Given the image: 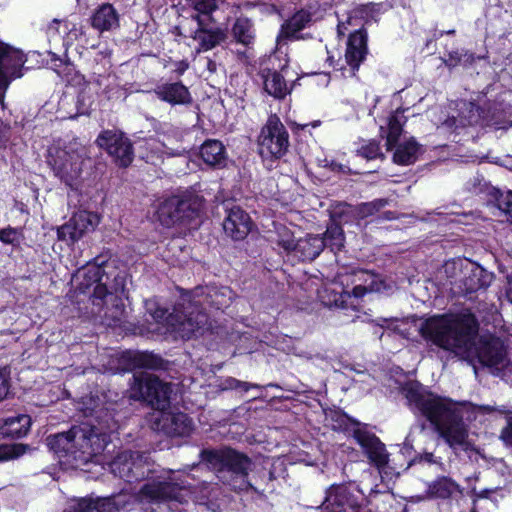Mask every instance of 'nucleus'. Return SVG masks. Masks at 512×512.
<instances>
[{"instance_id":"1","label":"nucleus","mask_w":512,"mask_h":512,"mask_svg":"<svg viewBox=\"0 0 512 512\" xmlns=\"http://www.w3.org/2000/svg\"><path fill=\"white\" fill-rule=\"evenodd\" d=\"M478 330V321L470 312L433 316L419 328L424 339L474 366L478 363L502 377L512 373L507 341L493 334L479 336Z\"/></svg>"},{"instance_id":"2","label":"nucleus","mask_w":512,"mask_h":512,"mask_svg":"<svg viewBox=\"0 0 512 512\" xmlns=\"http://www.w3.org/2000/svg\"><path fill=\"white\" fill-rule=\"evenodd\" d=\"M402 391L409 406L424 416L452 449L466 445L468 431L459 404L429 393L414 382L406 383Z\"/></svg>"},{"instance_id":"3","label":"nucleus","mask_w":512,"mask_h":512,"mask_svg":"<svg viewBox=\"0 0 512 512\" xmlns=\"http://www.w3.org/2000/svg\"><path fill=\"white\" fill-rule=\"evenodd\" d=\"M233 293L228 287L207 286L196 288L193 299L179 302L166 318L168 329L182 339H190L207 322V315L201 306L216 309L228 307Z\"/></svg>"},{"instance_id":"4","label":"nucleus","mask_w":512,"mask_h":512,"mask_svg":"<svg viewBox=\"0 0 512 512\" xmlns=\"http://www.w3.org/2000/svg\"><path fill=\"white\" fill-rule=\"evenodd\" d=\"M110 436L107 427L102 423H94L87 419L68 431L47 437V445L60 457L74 461L76 465L86 464L101 454Z\"/></svg>"},{"instance_id":"5","label":"nucleus","mask_w":512,"mask_h":512,"mask_svg":"<svg viewBox=\"0 0 512 512\" xmlns=\"http://www.w3.org/2000/svg\"><path fill=\"white\" fill-rule=\"evenodd\" d=\"M48 164L67 186L74 187L90 164L88 148L76 140L63 147L52 146L48 150Z\"/></svg>"},{"instance_id":"6","label":"nucleus","mask_w":512,"mask_h":512,"mask_svg":"<svg viewBox=\"0 0 512 512\" xmlns=\"http://www.w3.org/2000/svg\"><path fill=\"white\" fill-rule=\"evenodd\" d=\"M188 490L185 482L173 470H163L151 478L134 494L139 504H162L175 501L186 502Z\"/></svg>"},{"instance_id":"7","label":"nucleus","mask_w":512,"mask_h":512,"mask_svg":"<svg viewBox=\"0 0 512 512\" xmlns=\"http://www.w3.org/2000/svg\"><path fill=\"white\" fill-rule=\"evenodd\" d=\"M195 13L191 19L196 22L197 29L192 35L201 49L208 51L226 39V33L223 29L216 27L211 13L217 9L218 4L224 0H191Z\"/></svg>"},{"instance_id":"8","label":"nucleus","mask_w":512,"mask_h":512,"mask_svg":"<svg viewBox=\"0 0 512 512\" xmlns=\"http://www.w3.org/2000/svg\"><path fill=\"white\" fill-rule=\"evenodd\" d=\"M171 392V385L153 374L142 371L133 375L130 397L143 400L157 410L169 407Z\"/></svg>"},{"instance_id":"9","label":"nucleus","mask_w":512,"mask_h":512,"mask_svg":"<svg viewBox=\"0 0 512 512\" xmlns=\"http://www.w3.org/2000/svg\"><path fill=\"white\" fill-rule=\"evenodd\" d=\"M406 123L404 110L397 109L394 114L389 117L386 131V148L392 150L395 148L393 161L400 165L413 164L418 157L419 145L413 139L399 143V138Z\"/></svg>"},{"instance_id":"10","label":"nucleus","mask_w":512,"mask_h":512,"mask_svg":"<svg viewBox=\"0 0 512 512\" xmlns=\"http://www.w3.org/2000/svg\"><path fill=\"white\" fill-rule=\"evenodd\" d=\"M259 153L264 158H280L288 150L289 134L276 115L269 116L259 136Z\"/></svg>"},{"instance_id":"11","label":"nucleus","mask_w":512,"mask_h":512,"mask_svg":"<svg viewBox=\"0 0 512 512\" xmlns=\"http://www.w3.org/2000/svg\"><path fill=\"white\" fill-rule=\"evenodd\" d=\"M199 209L200 203L196 200L171 197L160 204L158 220L165 227L188 223L198 216Z\"/></svg>"},{"instance_id":"12","label":"nucleus","mask_w":512,"mask_h":512,"mask_svg":"<svg viewBox=\"0 0 512 512\" xmlns=\"http://www.w3.org/2000/svg\"><path fill=\"white\" fill-rule=\"evenodd\" d=\"M200 456L213 469L228 470L236 475L247 476L252 468L251 459L231 448L221 450H202Z\"/></svg>"},{"instance_id":"13","label":"nucleus","mask_w":512,"mask_h":512,"mask_svg":"<svg viewBox=\"0 0 512 512\" xmlns=\"http://www.w3.org/2000/svg\"><path fill=\"white\" fill-rule=\"evenodd\" d=\"M147 460L148 456L144 453L123 451L113 459L110 469L115 476L131 483L148 475Z\"/></svg>"},{"instance_id":"14","label":"nucleus","mask_w":512,"mask_h":512,"mask_svg":"<svg viewBox=\"0 0 512 512\" xmlns=\"http://www.w3.org/2000/svg\"><path fill=\"white\" fill-rule=\"evenodd\" d=\"M97 142L105 148L120 167H128L134 159L132 143L122 132L106 130L102 132Z\"/></svg>"},{"instance_id":"15","label":"nucleus","mask_w":512,"mask_h":512,"mask_svg":"<svg viewBox=\"0 0 512 512\" xmlns=\"http://www.w3.org/2000/svg\"><path fill=\"white\" fill-rule=\"evenodd\" d=\"M25 62L22 51L0 43V89H8L13 80L23 76Z\"/></svg>"},{"instance_id":"16","label":"nucleus","mask_w":512,"mask_h":512,"mask_svg":"<svg viewBox=\"0 0 512 512\" xmlns=\"http://www.w3.org/2000/svg\"><path fill=\"white\" fill-rule=\"evenodd\" d=\"M99 223V217L87 211L75 213L70 220L57 229V236L60 241L74 244L81 239L85 233L94 230Z\"/></svg>"},{"instance_id":"17","label":"nucleus","mask_w":512,"mask_h":512,"mask_svg":"<svg viewBox=\"0 0 512 512\" xmlns=\"http://www.w3.org/2000/svg\"><path fill=\"white\" fill-rule=\"evenodd\" d=\"M125 495L105 498L85 497L72 501L62 512H119L126 505Z\"/></svg>"},{"instance_id":"18","label":"nucleus","mask_w":512,"mask_h":512,"mask_svg":"<svg viewBox=\"0 0 512 512\" xmlns=\"http://www.w3.org/2000/svg\"><path fill=\"white\" fill-rule=\"evenodd\" d=\"M78 289L83 293H90L94 305L102 306L104 298L109 294L106 283L103 282L104 270L99 264L87 266L82 275Z\"/></svg>"},{"instance_id":"19","label":"nucleus","mask_w":512,"mask_h":512,"mask_svg":"<svg viewBox=\"0 0 512 512\" xmlns=\"http://www.w3.org/2000/svg\"><path fill=\"white\" fill-rule=\"evenodd\" d=\"M154 425L157 430L169 436H187L193 429L192 420L182 412L166 413L162 411Z\"/></svg>"},{"instance_id":"20","label":"nucleus","mask_w":512,"mask_h":512,"mask_svg":"<svg viewBox=\"0 0 512 512\" xmlns=\"http://www.w3.org/2000/svg\"><path fill=\"white\" fill-rule=\"evenodd\" d=\"M250 216L240 207L234 206L227 210L223 221V229L227 236L235 241L243 240L251 230Z\"/></svg>"},{"instance_id":"21","label":"nucleus","mask_w":512,"mask_h":512,"mask_svg":"<svg viewBox=\"0 0 512 512\" xmlns=\"http://www.w3.org/2000/svg\"><path fill=\"white\" fill-rule=\"evenodd\" d=\"M354 436L373 465L378 469L384 468L387 465L389 455L385 445L379 438L362 431H356Z\"/></svg>"},{"instance_id":"22","label":"nucleus","mask_w":512,"mask_h":512,"mask_svg":"<svg viewBox=\"0 0 512 512\" xmlns=\"http://www.w3.org/2000/svg\"><path fill=\"white\" fill-rule=\"evenodd\" d=\"M153 93L158 99L175 105H187L192 102L191 94L188 88L182 82H166L158 84Z\"/></svg>"},{"instance_id":"23","label":"nucleus","mask_w":512,"mask_h":512,"mask_svg":"<svg viewBox=\"0 0 512 512\" xmlns=\"http://www.w3.org/2000/svg\"><path fill=\"white\" fill-rule=\"evenodd\" d=\"M322 506L324 510L348 512V509L354 510L356 508V502L345 486L332 485L326 492Z\"/></svg>"},{"instance_id":"24","label":"nucleus","mask_w":512,"mask_h":512,"mask_svg":"<svg viewBox=\"0 0 512 512\" xmlns=\"http://www.w3.org/2000/svg\"><path fill=\"white\" fill-rule=\"evenodd\" d=\"M479 108L469 101H461L459 104V114L457 117H450L442 123V128L456 131L460 127H466L477 124L480 121Z\"/></svg>"},{"instance_id":"25","label":"nucleus","mask_w":512,"mask_h":512,"mask_svg":"<svg viewBox=\"0 0 512 512\" xmlns=\"http://www.w3.org/2000/svg\"><path fill=\"white\" fill-rule=\"evenodd\" d=\"M366 41V35L362 31H356L349 36L345 57L353 70H357L365 58Z\"/></svg>"},{"instance_id":"26","label":"nucleus","mask_w":512,"mask_h":512,"mask_svg":"<svg viewBox=\"0 0 512 512\" xmlns=\"http://www.w3.org/2000/svg\"><path fill=\"white\" fill-rule=\"evenodd\" d=\"M92 26L100 32L112 30L119 26V18L111 4L101 5L91 18Z\"/></svg>"},{"instance_id":"27","label":"nucleus","mask_w":512,"mask_h":512,"mask_svg":"<svg viewBox=\"0 0 512 512\" xmlns=\"http://www.w3.org/2000/svg\"><path fill=\"white\" fill-rule=\"evenodd\" d=\"M31 425V418L26 414L7 417L0 426V433L5 437L21 438L27 434Z\"/></svg>"},{"instance_id":"28","label":"nucleus","mask_w":512,"mask_h":512,"mask_svg":"<svg viewBox=\"0 0 512 512\" xmlns=\"http://www.w3.org/2000/svg\"><path fill=\"white\" fill-rule=\"evenodd\" d=\"M310 21L311 14L309 12L304 10L296 12L282 25L277 37V44L280 45L284 40L296 37V34L304 29Z\"/></svg>"},{"instance_id":"29","label":"nucleus","mask_w":512,"mask_h":512,"mask_svg":"<svg viewBox=\"0 0 512 512\" xmlns=\"http://www.w3.org/2000/svg\"><path fill=\"white\" fill-rule=\"evenodd\" d=\"M325 248L322 237L308 235L297 241L296 254L303 261H312L317 258Z\"/></svg>"},{"instance_id":"30","label":"nucleus","mask_w":512,"mask_h":512,"mask_svg":"<svg viewBox=\"0 0 512 512\" xmlns=\"http://www.w3.org/2000/svg\"><path fill=\"white\" fill-rule=\"evenodd\" d=\"M200 155L203 161L210 166H225V148L223 144L218 140H207L204 142L200 149Z\"/></svg>"},{"instance_id":"31","label":"nucleus","mask_w":512,"mask_h":512,"mask_svg":"<svg viewBox=\"0 0 512 512\" xmlns=\"http://www.w3.org/2000/svg\"><path fill=\"white\" fill-rule=\"evenodd\" d=\"M265 91L274 98H284L289 90L284 77L277 71L265 69L262 71Z\"/></svg>"},{"instance_id":"32","label":"nucleus","mask_w":512,"mask_h":512,"mask_svg":"<svg viewBox=\"0 0 512 512\" xmlns=\"http://www.w3.org/2000/svg\"><path fill=\"white\" fill-rule=\"evenodd\" d=\"M493 275L480 266H474L469 274L463 279V286L466 293H473L488 287Z\"/></svg>"},{"instance_id":"33","label":"nucleus","mask_w":512,"mask_h":512,"mask_svg":"<svg viewBox=\"0 0 512 512\" xmlns=\"http://www.w3.org/2000/svg\"><path fill=\"white\" fill-rule=\"evenodd\" d=\"M134 368L150 370H167L169 362L150 352H136L131 355Z\"/></svg>"},{"instance_id":"34","label":"nucleus","mask_w":512,"mask_h":512,"mask_svg":"<svg viewBox=\"0 0 512 512\" xmlns=\"http://www.w3.org/2000/svg\"><path fill=\"white\" fill-rule=\"evenodd\" d=\"M366 278L364 279L365 284L364 285H356L352 290V295L354 297H362L367 292H383L386 290H390L392 288V285L389 283H386L384 279L381 277L369 274V273H363Z\"/></svg>"},{"instance_id":"35","label":"nucleus","mask_w":512,"mask_h":512,"mask_svg":"<svg viewBox=\"0 0 512 512\" xmlns=\"http://www.w3.org/2000/svg\"><path fill=\"white\" fill-rule=\"evenodd\" d=\"M458 489V485L450 478L441 477L428 486L427 493L432 498H448Z\"/></svg>"},{"instance_id":"36","label":"nucleus","mask_w":512,"mask_h":512,"mask_svg":"<svg viewBox=\"0 0 512 512\" xmlns=\"http://www.w3.org/2000/svg\"><path fill=\"white\" fill-rule=\"evenodd\" d=\"M232 34L237 42L243 45H249L253 39L252 24L246 18H239L233 25Z\"/></svg>"},{"instance_id":"37","label":"nucleus","mask_w":512,"mask_h":512,"mask_svg":"<svg viewBox=\"0 0 512 512\" xmlns=\"http://www.w3.org/2000/svg\"><path fill=\"white\" fill-rule=\"evenodd\" d=\"M322 239L325 241V246L329 245L332 249H340L344 242L343 230L339 225L332 224L327 228Z\"/></svg>"},{"instance_id":"38","label":"nucleus","mask_w":512,"mask_h":512,"mask_svg":"<svg viewBox=\"0 0 512 512\" xmlns=\"http://www.w3.org/2000/svg\"><path fill=\"white\" fill-rule=\"evenodd\" d=\"M388 204L387 199H375L371 202L361 203L355 208L358 217L366 218L384 208Z\"/></svg>"},{"instance_id":"39","label":"nucleus","mask_w":512,"mask_h":512,"mask_svg":"<svg viewBox=\"0 0 512 512\" xmlns=\"http://www.w3.org/2000/svg\"><path fill=\"white\" fill-rule=\"evenodd\" d=\"M495 200L498 209L506 216L507 221L512 223V191H497Z\"/></svg>"},{"instance_id":"40","label":"nucleus","mask_w":512,"mask_h":512,"mask_svg":"<svg viewBox=\"0 0 512 512\" xmlns=\"http://www.w3.org/2000/svg\"><path fill=\"white\" fill-rule=\"evenodd\" d=\"M25 447L22 444L0 445V461L17 458L24 454Z\"/></svg>"},{"instance_id":"41","label":"nucleus","mask_w":512,"mask_h":512,"mask_svg":"<svg viewBox=\"0 0 512 512\" xmlns=\"http://www.w3.org/2000/svg\"><path fill=\"white\" fill-rule=\"evenodd\" d=\"M359 155L367 160H373L378 157L383 158V154L380 151L379 143L375 140L369 141L358 149Z\"/></svg>"},{"instance_id":"42","label":"nucleus","mask_w":512,"mask_h":512,"mask_svg":"<svg viewBox=\"0 0 512 512\" xmlns=\"http://www.w3.org/2000/svg\"><path fill=\"white\" fill-rule=\"evenodd\" d=\"M20 234L15 228H5L0 230V241L5 244H16L19 243Z\"/></svg>"},{"instance_id":"43","label":"nucleus","mask_w":512,"mask_h":512,"mask_svg":"<svg viewBox=\"0 0 512 512\" xmlns=\"http://www.w3.org/2000/svg\"><path fill=\"white\" fill-rule=\"evenodd\" d=\"M500 439L507 446H512V412L507 415L506 425L503 427L500 433Z\"/></svg>"},{"instance_id":"44","label":"nucleus","mask_w":512,"mask_h":512,"mask_svg":"<svg viewBox=\"0 0 512 512\" xmlns=\"http://www.w3.org/2000/svg\"><path fill=\"white\" fill-rule=\"evenodd\" d=\"M9 377L5 370L0 369V401L5 399L9 393Z\"/></svg>"},{"instance_id":"45","label":"nucleus","mask_w":512,"mask_h":512,"mask_svg":"<svg viewBox=\"0 0 512 512\" xmlns=\"http://www.w3.org/2000/svg\"><path fill=\"white\" fill-rule=\"evenodd\" d=\"M478 410L483 413H493L498 412L499 414L508 415L510 414V410L507 408V406H491V405H481L478 406Z\"/></svg>"},{"instance_id":"46","label":"nucleus","mask_w":512,"mask_h":512,"mask_svg":"<svg viewBox=\"0 0 512 512\" xmlns=\"http://www.w3.org/2000/svg\"><path fill=\"white\" fill-rule=\"evenodd\" d=\"M279 245L286 251H295L297 249V241L293 238L288 237L287 239L281 238L278 241Z\"/></svg>"},{"instance_id":"47","label":"nucleus","mask_w":512,"mask_h":512,"mask_svg":"<svg viewBox=\"0 0 512 512\" xmlns=\"http://www.w3.org/2000/svg\"><path fill=\"white\" fill-rule=\"evenodd\" d=\"M506 296L508 300L512 303V273L507 276Z\"/></svg>"},{"instance_id":"48","label":"nucleus","mask_w":512,"mask_h":512,"mask_svg":"<svg viewBox=\"0 0 512 512\" xmlns=\"http://www.w3.org/2000/svg\"><path fill=\"white\" fill-rule=\"evenodd\" d=\"M250 388H261L258 384H250L248 382H240L239 389H242L243 391H248Z\"/></svg>"},{"instance_id":"49","label":"nucleus","mask_w":512,"mask_h":512,"mask_svg":"<svg viewBox=\"0 0 512 512\" xmlns=\"http://www.w3.org/2000/svg\"><path fill=\"white\" fill-rule=\"evenodd\" d=\"M240 382H241L240 380H237L235 378H229L226 381L228 388H230V389H238Z\"/></svg>"},{"instance_id":"50","label":"nucleus","mask_w":512,"mask_h":512,"mask_svg":"<svg viewBox=\"0 0 512 512\" xmlns=\"http://www.w3.org/2000/svg\"><path fill=\"white\" fill-rule=\"evenodd\" d=\"M330 304H332V302H330ZM333 304L338 307H344L343 295L342 294H340L339 296L335 295Z\"/></svg>"},{"instance_id":"51","label":"nucleus","mask_w":512,"mask_h":512,"mask_svg":"<svg viewBox=\"0 0 512 512\" xmlns=\"http://www.w3.org/2000/svg\"><path fill=\"white\" fill-rule=\"evenodd\" d=\"M420 460H424L428 463L434 462V456L432 453H425L424 455L420 456Z\"/></svg>"},{"instance_id":"52","label":"nucleus","mask_w":512,"mask_h":512,"mask_svg":"<svg viewBox=\"0 0 512 512\" xmlns=\"http://www.w3.org/2000/svg\"><path fill=\"white\" fill-rule=\"evenodd\" d=\"M7 89H0V105L2 106V108L4 109L5 108V93H6Z\"/></svg>"},{"instance_id":"53","label":"nucleus","mask_w":512,"mask_h":512,"mask_svg":"<svg viewBox=\"0 0 512 512\" xmlns=\"http://www.w3.org/2000/svg\"><path fill=\"white\" fill-rule=\"evenodd\" d=\"M122 310L117 309V315L113 316V323L116 324V322L120 321V317L122 315Z\"/></svg>"},{"instance_id":"54","label":"nucleus","mask_w":512,"mask_h":512,"mask_svg":"<svg viewBox=\"0 0 512 512\" xmlns=\"http://www.w3.org/2000/svg\"><path fill=\"white\" fill-rule=\"evenodd\" d=\"M268 386H271V387H279L277 384H273V383H270Z\"/></svg>"},{"instance_id":"55","label":"nucleus","mask_w":512,"mask_h":512,"mask_svg":"<svg viewBox=\"0 0 512 512\" xmlns=\"http://www.w3.org/2000/svg\"><path fill=\"white\" fill-rule=\"evenodd\" d=\"M455 31L454 30H450V31H447V34H453Z\"/></svg>"}]
</instances>
